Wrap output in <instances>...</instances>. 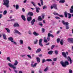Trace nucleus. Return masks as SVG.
I'll return each instance as SVG.
<instances>
[{
	"label": "nucleus",
	"mask_w": 73,
	"mask_h": 73,
	"mask_svg": "<svg viewBox=\"0 0 73 73\" xmlns=\"http://www.w3.org/2000/svg\"><path fill=\"white\" fill-rule=\"evenodd\" d=\"M62 55L64 57H65V58H67L68 60V61H70V64H72V59H71V58H70L69 56H68V58H66V54L64 52H62Z\"/></svg>",
	"instance_id": "obj_1"
},
{
	"label": "nucleus",
	"mask_w": 73,
	"mask_h": 73,
	"mask_svg": "<svg viewBox=\"0 0 73 73\" xmlns=\"http://www.w3.org/2000/svg\"><path fill=\"white\" fill-rule=\"evenodd\" d=\"M60 63L63 67H66L67 65H69V62L67 60L65 61L64 62L61 61L60 62Z\"/></svg>",
	"instance_id": "obj_2"
},
{
	"label": "nucleus",
	"mask_w": 73,
	"mask_h": 73,
	"mask_svg": "<svg viewBox=\"0 0 73 73\" xmlns=\"http://www.w3.org/2000/svg\"><path fill=\"white\" fill-rule=\"evenodd\" d=\"M3 1L4 2L3 5H5L7 8H8L9 7V0H3Z\"/></svg>",
	"instance_id": "obj_3"
},
{
	"label": "nucleus",
	"mask_w": 73,
	"mask_h": 73,
	"mask_svg": "<svg viewBox=\"0 0 73 73\" xmlns=\"http://www.w3.org/2000/svg\"><path fill=\"white\" fill-rule=\"evenodd\" d=\"M8 66L11 68H12L14 70L16 69V67L11 63H9L8 64Z\"/></svg>",
	"instance_id": "obj_4"
},
{
	"label": "nucleus",
	"mask_w": 73,
	"mask_h": 73,
	"mask_svg": "<svg viewBox=\"0 0 73 73\" xmlns=\"http://www.w3.org/2000/svg\"><path fill=\"white\" fill-rule=\"evenodd\" d=\"M68 41L69 42L73 43V38H70L68 39Z\"/></svg>",
	"instance_id": "obj_5"
},
{
	"label": "nucleus",
	"mask_w": 73,
	"mask_h": 73,
	"mask_svg": "<svg viewBox=\"0 0 73 73\" xmlns=\"http://www.w3.org/2000/svg\"><path fill=\"white\" fill-rule=\"evenodd\" d=\"M13 27H20V25H19V24H18V23H16L14 25Z\"/></svg>",
	"instance_id": "obj_6"
},
{
	"label": "nucleus",
	"mask_w": 73,
	"mask_h": 73,
	"mask_svg": "<svg viewBox=\"0 0 73 73\" xmlns=\"http://www.w3.org/2000/svg\"><path fill=\"white\" fill-rule=\"evenodd\" d=\"M62 23L64 25H66V26L68 25H69V23L68 22H65L64 21H62Z\"/></svg>",
	"instance_id": "obj_7"
},
{
	"label": "nucleus",
	"mask_w": 73,
	"mask_h": 73,
	"mask_svg": "<svg viewBox=\"0 0 73 73\" xmlns=\"http://www.w3.org/2000/svg\"><path fill=\"white\" fill-rule=\"evenodd\" d=\"M14 31H15V33H17L19 35H21V33H20V32H19V31H17V30L16 29H15Z\"/></svg>",
	"instance_id": "obj_8"
},
{
	"label": "nucleus",
	"mask_w": 73,
	"mask_h": 73,
	"mask_svg": "<svg viewBox=\"0 0 73 73\" xmlns=\"http://www.w3.org/2000/svg\"><path fill=\"white\" fill-rule=\"evenodd\" d=\"M21 17L22 19L23 20H24V21H26V19H25V16H24V15H22L21 16Z\"/></svg>",
	"instance_id": "obj_9"
},
{
	"label": "nucleus",
	"mask_w": 73,
	"mask_h": 73,
	"mask_svg": "<svg viewBox=\"0 0 73 73\" xmlns=\"http://www.w3.org/2000/svg\"><path fill=\"white\" fill-rule=\"evenodd\" d=\"M33 34L34 36H37L39 35V34L38 33H37L35 31H34L33 32Z\"/></svg>",
	"instance_id": "obj_10"
},
{
	"label": "nucleus",
	"mask_w": 73,
	"mask_h": 73,
	"mask_svg": "<svg viewBox=\"0 0 73 73\" xmlns=\"http://www.w3.org/2000/svg\"><path fill=\"white\" fill-rule=\"evenodd\" d=\"M37 63H36L34 64H31V66L32 68H35L36 66V65H37Z\"/></svg>",
	"instance_id": "obj_11"
},
{
	"label": "nucleus",
	"mask_w": 73,
	"mask_h": 73,
	"mask_svg": "<svg viewBox=\"0 0 73 73\" xmlns=\"http://www.w3.org/2000/svg\"><path fill=\"white\" fill-rule=\"evenodd\" d=\"M36 21V20L35 19H33L31 22V24L32 25H33V24H34V23Z\"/></svg>",
	"instance_id": "obj_12"
},
{
	"label": "nucleus",
	"mask_w": 73,
	"mask_h": 73,
	"mask_svg": "<svg viewBox=\"0 0 73 73\" xmlns=\"http://www.w3.org/2000/svg\"><path fill=\"white\" fill-rule=\"evenodd\" d=\"M57 7V5L56 4H54L52 5L51 6V9H52L53 8H55Z\"/></svg>",
	"instance_id": "obj_13"
},
{
	"label": "nucleus",
	"mask_w": 73,
	"mask_h": 73,
	"mask_svg": "<svg viewBox=\"0 0 73 73\" xmlns=\"http://www.w3.org/2000/svg\"><path fill=\"white\" fill-rule=\"evenodd\" d=\"M38 21H42V18H41V16H39L38 17Z\"/></svg>",
	"instance_id": "obj_14"
},
{
	"label": "nucleus",
	"mask_w": 73,
	"mask_h": 73,
	"mask_svg": "<svg viewBox=\"0 0 73 73\" xmlns=\"http://www.w3.org/2000/svg\"><path fill=\"white\" fill-rule=\"evenodd\" d=\"M18 64V62L17 60H15L14 63V66H16V65H17Z\"/></svg>",
	"instance_id": "obj_15"
},
{
	"label": "nucleus",
	"mask_w": 73,
	"mask_h": 73,
	"mask_svg": "<svg viewBox=\"0 0 73 73\" xmlns=\"http://www.w3.org/2000/svg\"><path fill=\"white\" fill-rule=\"evenodd\" d=\"M36 12H37V13H39V11H40V8H38V7H36Z\"/></svg>",
	"instance_id": "obj_16"
},
{
	"label": "nucleus",
	"mask_w": 73,
	"mask_h": 73,
	"mask_svg": "<svg viewBox=\"0 0 73 73\" xmlns=\"http://www.w3.org/2000/svg\"><path fill=\"white\" fill-rule=\"evenodd\" d=\"M28 15H29V16H33V13L31 12H29L28 13Z\"/></svg>",
	"instance_id": "obj_17"
},
{
	"label": "nucleus",
	"mask_w": 73,
	"mask_h": 73,
	"mask_svg": "<svg viewBox=\"0 0 73 73\" xmlns=\"http://www.w3.org/2000/svg\"><path fill=\"white\" fill-rule=\"evenodd\" d=\"M27 20L28 21H30L32 20V17H30L27 18Z\"/></svg>",
	"instance_id": "obj_18"
},
{
	"label": "nucleus",
	"mask_w": 73,
	"mask_h": 73,
	"mask_svg": "<svg viewBox=\"0 0 73 73\" xmlns=\"http://www.w3.org/2000/svg\"><path fill=\"white\" fill-rule=\"evenodd\" d=\"M53 52V51L51 50L48 52V54L51 55V54H52Z\"/></svg>",
	"instance_id": "obj_19"
},
{
	"label": "nucleus",
	"mask_w": 73,
	"mask_h": 73,
	"mask_svg": "<svg viewBox=\"0 0 73 73\" xmlns=\"http://www.w3.org/2000/svg\"><path fill=\"white\" fill-rule=\"evenodd\" d=\"M36 61L37 62H38V63H39L40 62V58H39V57H37Z\"/></svg>",
	"instance_id": "obj_20"
},
{
	"label": "nucleus",
	"mask_w": 73,
	"mask_h": 73,
	"mask_svg": "<svg viewBox=\"0 0 73 73\" xmlns=\"http://www.w3.org/2000/svg\"><path fill=\"white\" fill-rule=\"evenodd\" d=\"M41 50V48H39L36 51V53H38L40 52Z\"/></svg>",
	"instance_id": "obj_21"
},
{
	"label": "nucleus",
	"mask_w": 73,
	"mask_h": 73,
	"mask_svg": "<svg viewBox=\"0 0 73 73\" xmlns=\"http://www.w3.org/2000/svg\"><path fill=\"white\" fill-rule=\"evenodd\" d=\"M3 37L4 40H7V37H6V35L5 34L3 35Z\"/></svg>",
	"instance_id": "obj_22"
},
{
	"label": "nucleus",
	"mask_w": 73,
	"mask_h": 73,
	"mask_svg": "<svg viewBox=\"0 0 73 73\" xmlns=\"http://www.w3.org/2000/svg\"><path fill=\"white\" fill-rule=\"evenodd\" d=\"M8 39L10 41H11V42H12V41H13V38L12 37L9 38Z\"/></svg>",
	"instance_id": "obj_23"
},
{
	"label": "nucleus",
	"mask_w": 73,
	"mask_h": 73,
	"mask_svg": "<svg viewBox=\"0 0 73 73\" xmlns=\"http://www.w3.org/2000/svg\"><path fill=\"white\" fill-rule=\"evenodd\" d=\"M65 0H61L59 1L60 3H64L65 2Z\"/></svg>",
	"instance_id": "obj_24"
},
{
	"label": "nucleus",
	"mask_w": 73,
	"mask_h": 73,
	"mask_svg": "<svg viewBox=\"0 0 73 73\" xmlns=\"http://www.w3.org/2000/svg\"><path fill=\"white\" fill-rule=\"evenodd\" d=\"M63 43H64V40H63V39H61L60 42V44L61 45H63Z\"/></svg>",
	"instance_id": "obj_25"
},
{
	"label": "nucleus",
	"mask_w": 73,
	"mask_h": 73,
	"mask_svg": "<svg viewBox=\"0 0 73 73\" xmlns=\"http://www.w3.org/2000/svg\"><path fill=\"white\" fill-rule=\"evenodd\" d=\"M67 14L68 15V19H70L71 17H72V15H71V14L69 13H68Z\"/></svg>",
	"instance_id": "obj_26"
},
{
	"label": "nucleus",
	"mask_w": 73,
	"mask_h": 73,
	"mask_svg": "<svg viewBox=\"0 0 73 73\" xmlns=\"http://www.w3.org/2000/svg\"><path fill=\"white\" fill-rule=\"evenodd\" d=\"M5 29L6 30V31H7L8 33H10V30H9V29L8 28H6Z\"/></svg>",
	"instance_id": "obj_27"
},
{
	"label": "nucleus",
	"mask_w": 73,
	"mask_h": 73,
	"mask_svg": "<svg viewBox=\"0 0 73 73\" xmlns=\"http://www.w3.org/2000/svg\"><path fill=\"white\" fill-rule=\"evenodd\" d=\"M19 42L20 43V44L21 45L23 44V40H20L19 41Z\"/></svg>",
	"instance_id": "obj_28"
},
{
	"label": "nucleus",
	"mask_w": 73,
	"mask_h": 73,
	"mask_svg": "<svg viewBox=\"0 0 73 73\" xmlns=\"http://www.w3.org/2000/svg\"><path fill=\"white\" fill-rule=\"evenodd\" d=\"M19 5H17L15 7L16 9H19Z\"/></svg>",
	"instance_id": "obj_29"
},
{
	"label": "nucleus",
	"mask_w": 73,
	"mask_h": 73,
	"mask_svg": "<svg viewBox=\"0 0 73 73\" xmlns=\"http://www.w3.org/2000/svg\"><path fill=\"white\" fill-rule=\"evenodd\" d=\"M37 42H38V40L37 39H36L35 40L34 42V44H36Z\"/></svg>",
	"instance_id": "obj_30"
},
{
	"label": "nucleus",
	"mask_w": 73,
	"mask_h": 73,
	"mask_svg": "<svg viewBox=\"0 0 73 73\" xmlns=\"http://www.w3.org/2000/svg\"><path fill=\"white\" fill-rule=\"evenodd\" d=\"M67 14V12H66V11L64 12V16L65 17H68Z\"/></svg>",
	"instance_id": "obj_31"
},
{
	"label": "nucleus",
	"mask_w": 73,
	"mask_h": 73,
	"mask_svg": "<svg viewBox=\"0 0 73 73\" xmlns=\"http://www.w3.org/2000/svg\"><path fill=\"white\" fill-rule=\"evenodd\" d=\"M54 53L56 55L58 54V51L57 50H55L54 51Z\"/></svg>",
	"instance_id": "obj_32"
},
{
	"label": "nucleus",
	"mask_w": 73,
	"mask_h": 73,
	"mask_svg": "<svg viewBox=\"0 0 73 73\" xmlns=\"http://www.w3.org/2000/svg\"><path fill=\"white\" fill-rule=\"evenodd\" d=\"M48 34L49 35L50 37V36H51L52 37V38L54 37V36H53V35H52V34H50V33H48Z\"/></svg>",
	"instance_id": "obj_33"
},
{
	"label": "nucleus",
	"mask_w": 73,
	"mask_h": 73,
	"mask_svg": "<svg viewBox=\"0 0 73 73\" xmlns=\"http://www.w3.org/2000/svg\"><path fill=\"white\" fill-rule=\"evenodd\" d=\"M47 40H48V41H49V40H50V35L49 34H48Z\"/></svg>",
	"instance_id": "obj_34"
},
{
	"label": "nucleus",
	"mask_w": 73,
	"mask_h": 73,
	"mask_svg": "<svg viewBox=\"0 0 73 73\" xmlns=\"http://www.w3.org/2000/svg\"><path fill=\"white\" fill-rule=\"evenodd\" d=\"M7 60L9 61H10V62H11V61L10 60V57H7Z\"/></svg>",
	"instance_id": "obj_35"
},
{
	"label": "nucleus",
	"mask_w": 73,
	"mask_h": 73,
	"mask_svg": "<svg viewBox=\"0 0 73 73\" xmlns=\"http://www.w3.org/2000/svg\"><path fill=\"white\" fill-rule=\"evenodd\" d=\"M70 11L71 13H73V10L72 9H70Z\"/></svg>",
	"instance_id": "obj_36"
},
{
	"label": "nucleus",
	"mask_w": 73,
	"mask_h": 73,
	"mask_svg": "<svg viewBox=\"0 0 73 73\" xmlns=\"http://www.w3.org/2000/svg\"><path fill=\"white\" fill-rule=\"evenodd\" d=\"M39 45L40 46H41L42 47H43V44H42V42L39 43Z\"/></svg>",
	"instance_id": "obj_37"
},
{
	"label": "nucleus",
	"mask_w": 73,
	"mask_h": 73,
	"mask_svg": "<svg viewBox=\"0 0 73 73\" xmlns=\"http://www.w3.org/2000/svg\"><path fill=\"white\" fill-rule=\"evenodd\" d=\"M7 11L6 10H5L3 12V15H5L6 14H7Z\"/></svg>",
	"instance_id": "obj_38"
},
{
	"label": "nucleus",
	"mask_w": 73,
	"mask_h": 73,
	"mask_svg": "<svg viewBox=\"0 0 73 73\" xmlns=\"http://www.w3.org/2000/svg\"><path fill=\"white\" fill-rule=\"evenodd\" d=\"M12 42H13V44H14L15 45H17V43H16V42L14 41V40L12 41Z\"/></svg>",
	"instance_id": "obj_39"
},
{
	"label": "nucleus",
	"mask_w": 73,
	"mask_h": 73,
	"mask_svg": "<svg viewBox=\"0 0 73 73\" xmlns=\"http://www.w3.org/2000/svg\"><path fill=\"white\" fill-rule=\"evenodd\" d=\"M53 14L54 15H57V16H58V14L57 13L54 12L53 13Z\"/></svg>",
	"instance_id": "obj_40"
},
{
	"label": "nucleus",
	"mask_w": 73,
	"mask_h": 73,
	"mask_svg": "<svg viewBox=\"0 0 73 73\" xmlns=\"http://www.w3.org/2000/svg\"><path fill=\"white\" fill-rule=\"evenodd\" d=\"M48 68L46 67L44 70V72H46L48 70Z\"/></svg>",
	"instance_id": "obj_41"
},
{
	"label": "nucleus",
	"mask_w": 73,
	"mask_h": 73,
	"mask_svg": "<svg viewBox=\"0 0 73 73\" xmlns=\"http://www.w3.org/2000/svg\"><path fill=\"white\" fill-rule=\"evenodd\" d=\"M40 0V3L41 5H43V1H42V0Z\"/></svg>",
	"instance_id": "obj_42"
},
{
	"label": "nucleus",
	"mask_w": 73,
	"mask_h": 73,
	"mask_svg": "<svg viewBox=\"0 0 73 73\" xmlns=\"http://www.w3.org/2000/svg\"><path fill=\"white\" fill-rule=\"evenodd\" d=\"M60 38H58L57 39V41L58 43H59V42H60Z\"/></svg>",
	"instance_id": "obj_43"
},
{
	"label": "nucleus",
	"mask_w": 73,
	"mask_h": 73,
	"mask_svg": "<svg viewBox=\"0 0 73 73\" xmlns=\"http://www.w3.org/2000/svg\"><path fill=\"white\" fill-rule=\"evenodd\" d=\"M46 61H52V60L50 59H47L46 60Z\"/></svg>",
	"instance_id": "obj_44"
},
{
	"label": "nucleus",
	"mask_w": 73,
	"mask_h": 73,
	"mask_svg": "<svg viewBox=\"0 0 73 73\" xmlns=\"http://www.w3.org/2000/svg\"><path fill=\"white\" fill-rule=\"evenodd\" d=\"M42 39H40L39 40V43L42 42Z\"/></svg>",
	"instance_id": "obj_45"
},
{
	"label": "nucleus",
	"mask_w": 73,
	"mask_h": 73,
	"mask_svg": "<svg viewBox=\"0 0 73 73\" xmlns=\"http://www.w3.org/2000/svg\"><path fill=\"white\" fill-rule=\"evenodd\" d=\"M46 8H47V6H44L43 8V9H46Z\"/></svg>",
	"instance_id": "obj_46"
},
{
	"label": "nucleus",
	"mask_w": 73,
	"mask_h": 73,
	"mask_svg": "<svg viewBox=\"0 0 73 73\" xmlns=\"http://www.w3.org/2000/svg\"><path fill=\"white\" fill-rule=\"evenodd\" d=\"M44 62H45V59H43L42 60V64H43Z\"/></svg>",
	"instance_id": "obj_47"
},
{
	"label": "nucleus",
	"mask_w": 73,
	"mask_h": 73,
	"mask_svg": "<svg viewBox=\"0 0 73 73\" xmlns=\"http://www.w3.org/2000/svg\"><path fill=\"white\" fill-rule=\"evenodd\" d=\"M44 17H45V15H42V19H44Z\"/></svg>",
	"instance_id": "obj_48"
},
{
	"label": "nucleus",
	"mask_w": 73,
	"mask_h": 73,
	"mask_svg": "<svg viewBox=\"0 0 73 73\" xmlns=\"http://www.w3.org/2000/svg\"><path fill=\"white\" fill-rule=\"evenodd\" d=\"M31 3L32 4H33V5H34V7H36V5L35 4V3H34V2H32Z\"/></svg>",
	"instance_id": "obj_49"
},
{
	"label": "nucleus",
	"mask_w": 73,
	"mask_h": 73,
	"mask_svg": "<svg viewBox=\"0 0 73 73\" xmlns=\"http://www.w3.org/2000/svg\"><path fill=\"white\" fill-rule=\"evenodd\" d=\"M58 16L60 17H64V16L63 15H59L58 14Z\"/></svg>",
	"instance_id": "obj_50"
},
{
	"label": "nucleus",
	"mask_w": 73,
	"mask_h": 73,
	"mask_svg": "<svg viewBox=\"0 0 73 73\" xmlns=\"http://www.w3.org/2000/svg\"><path fill=\"white\" fill-rule=\"evenodd\" d=\"M53 61H57V58H55L53 59Z\"/></svg>",
	"instance_id": "obj_51"
},
{
	"label": "nucleus",
	"mask_w": 73,
	"mask_h": 73,
	"mask_svg": "<svg viewBox=\"0 0 73 73\" xmlns=\"http://www.w3.org/2000/svg\"><path fill=\"white\" fill-rule=\"evenodd\" d=\"M28 49L30 50H32V48L30 47V46H28Z\"/></svg>",
	"instance_id": "obj_52"
},
{
	"label": "nucleus",
	"mask_w": 73,
	"mask_h": 73,
	"mask_svg": "<svg viewBox=\"0 0 73 73\" xmlns=\"http://www.w3.org/2000/svg\"><path fill=\"white\" fill-rule=\"evenodd\" d=\"M27 56L29 58H31V59H32V57H31V56H30V55H28Z\"/></svg>",
	"instance_id": "obj_53"
},
{
	"label": "nucleus",
	"mask_w": 73,
	"mask_h": 73,
	"mask_svg": "<svg viewBox=\"0 0 73 73\" xmlns=\"http://www.w3.org/2000/svg\"><path fill=\"white\" fill-rule=\"evenodd\" d=\"M54 45H52L51 46V49H52L54 48Z\"/></svg>",
	"instance_id": "obj_54"
},
{
	"label": "nucleus",
	"mask_w": 73,
	"mask_h": 73,
	"mask_svg": "<svg viewBox=\"0 0 73 73\" xmlns=\"http://www.w3.org/2000/svg\"><path fill=\"white\" fill-rule=\"evenodd\" d=\"M55 19H60V17H55Z\"/></svg>",
	"instance_id": "obj_55"
},
{
	"label": "nucleus",
	"mask_w": 73,
	"mask_h": 73,
	"mask_svg": "<svg viewBox=\"0 0 73 73\" xmlns=\"http://www.w3.org/2000/svg\"><path fill=\"white\" fill-rule=\"evenodd\" d=\"M28 33L30 35H32V33H31V31H29L28 32Z\"/></svg>",
	"instance_id": "obj_56"
},
{
	"label": "nucleus",
	"mask_w": 73,
	"mask_h": 73,
	"mask_svg": "<svg viewBox=\"0 0 73 73\" xmlns=\"http://www.w3.org/2000/svg\"><path fill=\"white\" fill-rule=\"evenodd\" d=\"M69 73H72V70H69Z\"/></svg>",
	"instance_id": "obj_57"
},
{
	"label": "nucleus",
	"mask_w": 73,
	"mask_h": 73,
	"mask_svg": "<svg viewBox=\"0 0 73 73\" xmlns=\"http://www.w3.org/2000/svg\"><path fill=\"white\" fill-rule=\"evenodd\" d=\"M44 42H48V40H47L46 39H44Z\"/></svg>",
	"instance_id": "obj_58"
},
{
	"label": "nucleus",
	"mask_w": 73,
	"mask_h": 73,
	"mask_svg": "<svg viewBox=\"0 0 73 73\" xmlns=\"http://www.w3.org/2000/svg\"><path fill=\"white\" fill-rule=\"evenodd\" d=\"M66 29H69V27L68 26H66Z\"/></svg>",
	"instance_id": "obj_59"
},
{
	"label": "nucleus",
	"mask_w": 73,
	"mask_h": 73,
	"mask_svg": "<svg viewBox=\"0 0 73 73\" xmlns=\"http://www.w3.org/2000/svg\"><path fill=\"white\" fill-rule=\"evenodd\" d=\"M22 11L23 12H25V9H24V8H22Z\"/></svg>",
	"instance_id": "obj_60"
},
{
	"label": "nucleus",
	"mask_w": 73,
	"mask_h": 73,
	"mask_svg": "<svg viewBox=\"0 0 73 73\" xmlns=\"http://www.w3.org/2000/svg\"><path fill=\"white\" fill-rule=\"evenodd\" d=\"M14 72H15V73H17V70H14Z\"/></svg>",
	"instance_id": "obj_61"
},
{
	"label": "nucleus",
	"mask_w": 73,
	"mask_h": 73,
	"mask_svg": "<svg viewBox=\"0 0 73 73\" xmlns=\"http://www.w3.org/2000/svg\"><path fill=\"white\" fill-rule=\"evenodd\" d=\"M39 72L40 73H42V71L41 70H40L39 71Z\"/></svg>",
	"instance_id": "obj_62"
},
{
	"label": "nucleus",
	"mask_w": 73,
	"mask_h": 73,
	"mask_svg": "<svg viewBox=\"0 0 73 73\" xmlns=\"http://www.w3.org/2000/svg\"><path fill=\"white\" fill-rule=\"evenodd\" d=\"M45 31V29H44L42 28V32H44V31Z\"/></svg>",
	"instance_id": "obj_63"
},
{
	"label": "nucleus",
	"mask_w": 73,
	"mask_h": 73,
	"mask_svg": "<svg viewBox=\"0 0 73 73\" xmlns=\"http://www.w3.org/2000/svg\"><path fill=\"white\" fill-rule=\"evenodd\" d=\"M2 14H0V19H1L2 16Z\"/></svg>",
	"instance_id": "obj_64"
}]
</instances>
